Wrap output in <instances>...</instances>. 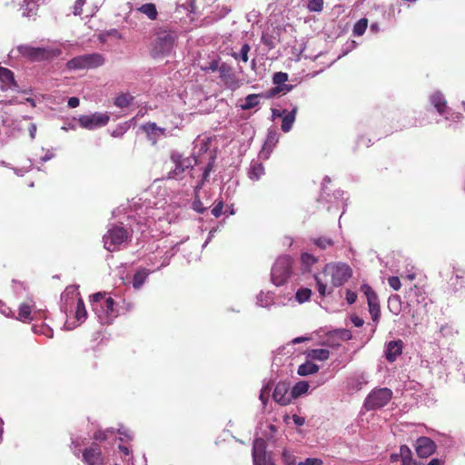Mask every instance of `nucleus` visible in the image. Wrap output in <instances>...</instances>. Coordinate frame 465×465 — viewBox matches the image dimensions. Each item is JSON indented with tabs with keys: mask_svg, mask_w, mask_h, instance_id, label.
<instances>
[{
	"mask_svg": "<svg viewBox=\"0 0 465 465\" xmlns=\"http://www.w3.org/2000/svg\"><path fill=\"white\" fill-rule=\"evenodd\" d=\"M130 226L131 224L129 223L124 226L123 223L120 224H111L103 238L104 248L109 252H114L122 244L130 241L133 232V229Z\"/></svg>",
	"mask_w": 465,
	"mask_h": 465,
	"instance_id": "nucleus-1",
	"label": "nucleus"
},
{
	"mask_svg": "<svg viewBox=\"0 0 465 465\" xmlns=\"http://www.w3.org/2000/svg\"><path fill=\"white\" fill-rule=\"evenodd\" d=\"M293 260L290 255L279 256L271 270V281L275 286H282L293 272Z\"/></svg>",
	"mask_w": 465,
	"mask_h": 465,
	"instance_id": "nucleus-2",
	"label": "nucleus"
},
{
	"mask_svg": "<svg viewBox=\"0 0 465 465\" xmlns=\"http://www.w3.org/2000/svg\"><path fill=\"white\" fill-rule=\"evenodd\" d=\"M171 159L175 166L174 169L169 173L168 177L174 180H183L185 178V173H190L193 165L202 162L194 154L193 157H183L178 153H173Z\"/></svg>",
	"mask_w": 465,
	"mask_h": 465,
	"instance_id": "nucleus-3",
	"label": "nucleus"
},
{
	"mask_svg": "<svg viewBox=\"0 0 465 465\" xmlns=\"http://www.w3.org/2000/svg\"><path fill=\"white\" fill-rule=\"evenodd\" d=\"M176 38L177 35L175 32L167 30L159 31L153 42L152 54L154 57L169 54L173 48Z\"/></svg>",
	"mask_w": 465,
	"mask_h": 465,
	"instance_id": "nucleus-4",
	"label": "nucleus"
},
{
	"mask_svg": "<svg viewBox=\"0 0 465 465\" xmlns=\"http://www.w3.org/2000/svg\"><path fill=\"white\" fill-rule=\"evenodd\" d=\"M302 271L303 273H312L317 283V289L322 296H325L327 292L326 283L322 277V272H320L316 268L318 258L308 252H303L301 256Z\"/></svg>",
	"mask_w": 465,
	"mask_h": 465,
	"instance_id": "nucleus-5",
	"label": "nucleus"
},
{
	"mask_svg": "<svg viewBox=\"0 0 465 465\" xmlns=\"http://www.w3.org/2000/svg\"><path fill=\"white\" fill-rule=\"evenodd\" d=\"M104 64V56L101 54L94 53L72 58L66 63V67L70 70L92 69L99 67Z\"/></svg>",
	"mask_w": 465,
	"mask_h": 465,
	"instance_id": "nucleus-6",
	"label": "nucleus"
},
{
	"mask_svg": "<svg viewBox=\"0 0 465 465\" xmlns=\"http://www.w3.org/2000/svg\"><path fill=\"white\" fill-rule=\"evenodd\" d=\"M328 274L331 276L332 285L339 287L351 276V269L346 263H328L322 269V275Z\"/></svg>",
	"mask_w": 465,
	"mask_h": 465,
	"instance_id": "nucleus-7",
	"label": "nucleus"
},
{
	"mask_svg": "<svg viewBox=\"0 0 465 465\" xmlns=\"http://www.w3.org/2000/svg\"><path fill=\"white\" fill-rule=\"evenodd\" d=\"M392 391L388 388L372 390L364 401L363 407L366 411L381 409L391 400Z\"/></svg>",
	"mask_w": 465,
	"mask_h": 465,
	"instance_id": "nucleus-8",
	"label": "nucleus"
},
{
	"mask_svg": "<svg viewBox=\"0 0 465 465\" xmlns=\"http://www.w3.org/2000/svg\"><path fill=\"white\" fill-rule=\"evenodd\" d=\"M253 465H275L272 454L266 451L265 440L255 439L252 444Z\"/></svg>",
	"mask_w": 465,
	"mask_h": 465,
	"instance_id": "nucleus-9",
	"label": "nucleus"
},
{
	"mask_svg": "<svg viewBox=\"0 0 465 465\" xmlns=\"http://www.w3.org/2000/svg\"><path fill=\"white\" fill-rule=\"evenodd\" d=\"M109 115L104 113H94L91 114H83L78 118V123L82 128L94 130L106 125L109 122Z\"/></svg>",
	"mask_w": 465,
	"mask_h": 465,
	"instance_id": "nucleus-10",
	"label": "nucleus"
},
{
	"mask_svg": "<svg viewBox=\"0 0 465 465\" xmlns=\"http://www.w3.org/2000/svg\"><path fill=\"white\" fill-rule=\"evenodd\" d=\"M80 293L76 285H70L61 294V310L67 315L68 312H73L75 308V302H78Z\"/></svg>",
	"mask_w": 465,
	"mask_h": 465,
	"instance_id": "nucleus-11",
	"label": "nucleus"
},
{
	"mask_svg": "<svg viewBox=\"0 0 465 465\" xmlns=\"http://www.w3.org/2000/svg\"><path fill=\"white\" fill-rule=\"evenodd\" d=\"M361 290L366 296L369 312L371 315L372 321L377 322L380 318V304L377 294L368 284H362Z\"/></svg>",
	"mask_w": 465,
	"mask_h": 465,
	"instance_id": "nucleus-12",
	"label": "nucleus"
},
{
	"mask_svg": "<svg viewBox=\"0 0 465 465\" xmlns=\"http://www.w3.org/2000/svg\"><path fill=\"white\" fill-rule=\"evenodd\" d=\"M82 460L85 465H104V460L101 448L97 444H92L82 451Z\"/></svg>",
	"mask_w": 465,
	"mask_h": 465,
	"instance_id": "nucleus-13",
	"label": "nucleus"
},
{
	"mask_svg": "<svg viewBox=\"0 0 465 465\" xmlns=\"http://www.w3.org/2000/svg\"><path fill=\"white\" fill-rule=\"evenodd\" d=\"M96 314L103 324L111 323L112 321L118 315L117 311L114 308V302L113 298H105L103 305L99 307L98 313Z\"/></svg>",
	"mask_w": 465,
	"mask_h": 465,
	"instance_id": "nucleus-14",
	"label": "nucleus"
},
{
	"mask_svg": "<svg viewBox=\"0 0 465 465\" xmlns=\"http://www.w3.org/2000/svg\"><path fill=\"white\" fill-rule=\"evenodd\" d=\"M61 54L62 50L59 48L31 47V62L51 60Z\"/></svg>",
	"mask_w": 465,
	"mask_h": 465,
	"instance_id": "nucleus-15",
	"label": "nucleus"
},
{
	"mask_svg": "<svg viewBox=\"0 0 465 465\" xmlns=\"http://www.w3.org/2000/svg\"><path fill=\"white\" fill-rule=\"evenodd\" d=\"M406 299L409 305L426 306L428 296L421 287L414 286L409 289L406 293Z\"/></svg>",
	"mask_w": 465,
	"mask_h": 465,
	"instance_id": "nucleus-16",
	"label": "nucleus"
},
{
	"mask_svg": "<svg viewBox=\"0 0 465 465\" xmlns=\"http://www.w3.org/2000/svg\"><path fill=\"white\" fill-rule=\"evenodd\" d=\"M416 452L420 458H427L436 450L435 442L428 437H420L416 441Z\"/></svg>",
	"mask_w": 465,
	"mask_h": 465,
	"instance_id": "nucleus-17",
	"label": "nucleus"
},
{
	"mask_svg": "<svg viewBox=\"0 0 465 465\" xmlns=\"http://www.w3.org/2000/svg\"><path fill=\"white\" fill-rule=\"evenodd\" d=\"M279 141V134L275 130H269L259 157L264 160L269 159L272 150Z\"/></svg>",
	"mask_w": 465,
	"mask_h": 465,
	"instance_id": "nucleus-18",
	"label": "nucleus"
},
{
	"mask_svg": "<svg viewBox=\"0 0 465 465\" xmlns=\"http://www.w3.org/2000/svg\"><path fill=\"white\" fill-rule=\"evenodd\" d=\"M289 387L284 382H279L273 391V400L281 405H287L292 401L291 392L289 393Z\"/></svg>",
	"mask_w": 465,
	"mask_h": 465,
	"instance_id": "nucleus-19",
	"label": "nucleus"
},
{
	"mask_svg": "<svg viewBox=\"0 0 465 465\" xmlns=\"http://www.w3.org/2000/svg\"><path fill=\"white\" fill-rule=\"evenodd\" d=\"M368 383V377L363 372H356L346 381V387L351 391H358Z\"/></svg>",
	"mask_w": 465,
	"mask_h": 465,
	"instance_id": "nucleus-20",
	"label": "nucleus"
},
{
	"mask_svg": "<svg viewBox=\"0 0 465 465\" xmlns=\"http://www.w3.org/2000/svg\"><path fill=\"white\" fill-rule=\"evenodd\" d=\"M402 351V341L401 340L389 341L384 349V356L390 362L394 361Z\"/></svg>",
	"mask_w": 465,
	"mask_h": 465,
	"instance_id": "nucleus-21",
	"label": "nucleus"
},
{
	"mask_svg": "<svg viewBox=\"0 0 465 465\" xmlns=\"http://www.w3.org/2000/svg\"><path fill=\"white\" fill-rule=\"evenodd\" d=\"M220 77L223 81L224 84L231 90H235L239 87L238 82L235 80L234 74L232 73L231 68L223 64L219 68Z\"/></svg>",
	"mask_w": 465,
	"mask_h": 465,
	"instance_id": "nucleus-22",
	"label": "nucleus"
},
{
	"mask_svg": "<svg viewBox=\"0 0 465 465\" xmlns=\"http://www.w3.org/2000/svg\"><path fill=\"white\" fill-rule=\"evenodd\" d=\"M33 306L31 305V310ZM36 316L31 314V331L36 334L44 335L47 338L53 337V329L45 322H39V320H35Z\"/></svg>",
	"mask_w": 465,
	"mask_h": 465,
	"instance_id": "nucleus-23",
	"label": "nucleus"
},
{
	"mask_svg": "<svg viewBox=\"0 0 465 465\" xmlns=\"http://www.w3.org/2000/svg\"><path fill=\"white\" fill-rule=\"evenodd\" d=\"M0 83L2 84V90L12 89L16 87L14 73L8 68L0 66Z\"/></svg>",
	"mask_w": 465,
	"mask_h": 465,
	"instance_id": "nucleus-24",
	"label": "nucleus"
},
{
	"mask_svg": "<svg viewBox=\"0 0 465 465\" xmlns=\"http://www.w3.org/2000/svg\"><path fill=\"white\" fill-rule=\"evenodd\" d=\"M449 283L455 292L464 291L465 271L456 270L455 273L450 277Z\"/></svg>",
	"mask_w": 465,
	"mask_h": 465,
	"instance_id": "nucleus-25",
	"label": "nucleus"
},
{
	"mask_svg": "<svg viewBox=\"0 0 465 465\" xmlns=\"http://www.w3.org/2000/svg\"><path fill=\"white\" fill-rule=\"evenodd\" d=\"M143 128L153 143H155L158 138L164 134V129L158 127L154 123H148Z\"/></svg>",
	"mask_w": 465,
	"mask_h": 465,
	"instance_id": "nucleus-26",
	"label": "nucleus"
},
{
	"mask_svg": "<svg viewBox=\"0 0 465 465\" xmlns=\"http://www.w3.org/2000/svg\"><path fill=\"white\" fill-rule=\"evenodd\" d=\"M430 104L435 107L440 114H444L447 107V102L443 94L440 92L433 93L430 97Z\"/></svg>",
	"mask_w": 465,
	"mask_h": 465,
	"instance_id": "nucleus-27",
	"label": "nucleus"
},
{
	"mask_svg": "<svg viewBox=\"0 0 465 465\" xmlns=\"http://www.w3.org/2000/svg\"><path fill=\"white\" fill-rule=\"evenodd\" d=\"M297 111H298V107L293 106L290 112L286 111V113L283 114L282 125H281L282 132L288 133L291 131L292 124L296 118Z\"/></svg>",
	"mask_w": 465,
	"mask_h": 465,
	"instance_id": "nucleus-28",
	"label": "nucleus"
},
{
	"mask_svg": "<svg viewBox=\"0 0 465 465\" xmlns=\"http://www.w3.org/2000/svg\"><path fill=\"white\" fill-rule=\"evenodd\" d=\"M263 174V165L259 162H252L248 170V177L252 181H258Z\"/></svg>",
	"mask_w": 465,
	"mask_h": 465,
	"instance_id": "nucleus-29",
	"label": "nucleus"
},
{
	"mask_svg": "<svg viewBox=\"0 0 465 465\" xmlns=\"http://www.w3.org/2000/svg\"><path fill=\"white\" fill-rule=\"evenodd\" d=\"M262 97V94H252L245 97L244 102L240 104L242 110H250L254 108L260 104V100Z\"/></svg>",
	"mask_w": 465,
	"mask_h": 465,
	"instance_id": "nucleus-30",
	"label": "nucleus"
},
{
	"mask_svg": "<svg viewBox=\"0 0 465 465\" xmlns=\"http://www.w3.org/2000/svg\"><path fill=\"white\" fill-rule=\"evenodd\" d=\"M150 273L151 271L144 268L138 270L134 275L133 287L134 289H140Z\"/></svg>",
	"mask_w": 465,
	"mask_h": 465,
	"instance_id": "nucleus-31",
	"label": "nucleus"
},
{
	"mask_svg": "<svg viewBox=\"0 0 465 465\" xmlns=\"http://www.w3.org/2000/svg\"><path fill=\"white\" fill-rule=\"evenodd\" d=\"M137 10L146 15L150 20H155L158 15L156 6L153 3H146L142 5Z\"/></svg>",
	"mask_w": 465,
	"mask_h": 465,
	"instance_id": "nucleus-32",
	"label": "nucleus"
},
{
	"mask_svg": "<svg viewBox=\"0 0 465 465\" xmlns=\"http://www.w3.org/2000/svg\"><path fill=\"white\" fill-rule=\"evenodd\" d=\"M319 371V366L315 363L307 361L306 362L301 364L298 368L297 373L300 376H307L313 373H316Z\"/></svg>",
	"mask_w": 465,
	"mask_h": 465,
	"instance_id": "nucleus-33",
	"label": "nucleus"
},
{
	"mask_svg": "<svg viewBox=\"0 0 465 465\" xmlns=\"http://www.w3.org/2000/svg\"><path fill=\"white\" fill-rule=\"evenodd\" d=\"M274 294L272 292H261L257 296V304L261 307H270L273 303Z\"/></svg>",
	"mask_w": 465,
	"mask_h": 465,
	"instance_id": "nucleus-34",
	"label": "nucleus"
},
{
	"mask_svg": "<svg viewBox=\"0 0 465 465\" xmlns=\"http://www.w3.org/2000/svg\"><path fill=\"white\" fill-rule=\"evenodd\" d=\"M309 390V383L307 381H299L297 382L291 390L292 399H296L301 397L302 394L306 393Z\"/></svg>",
	"mask_w": 465,
	"mask_h": 465,
	"instance_id": "nucleus-35",
	"label": "nucleus"
},
{
	"mask_svg": "<svg viewBox=\"0 0 465 465\" xmlns=\"http://www.w3.org/2000/svg\"><path fill=\"white\" fill-rule=\"evenodd\" d=\"M74 317L79 322H82L86 319L87 312L82 299H78V302L76 303V309L74 308Z\"/></svg>",
	"mask_w": 465,
	"mask_h": 465,
	"instance_id": "nucleus-36",
	"label": "nucleus"
},
{
	"mask_svg": "<svg viewBox=\"0 0 465 465\" xmlns=\"http://www.w3.org/2000/svg\"><path fill=\"white\" fill-rule=\"evenodd\" d=\"M309 356L313 360L325 361L330 356V351L326 349L312 350Z\"/></svg>",
	"mask_w": 465,
	"mask_h": 465,
	"instance_id": "nucleus-37",
	"label": "nucleus"
},
{
	"mask_svg": "<svg viewBox=\"0 0 465 465\" xmlns=\"http://www.w3.org/2000/svg\"><path fill=\"white\" fill-rule=\"evenodd\" d=\"M388 307L391 312L398 314L401 311V299L398 295H393L389 298Z\"/></svg>",
	"mask_w": 465,
	"mask_h": 465,
	"instance_id": "nucleus-38",
	"label": "nucleus"
},
{
	"mask_svg": "<svg viewBox=\"0 0 465 465\" xmlns=\"http://www.w3.org/2000/svg\"><path fill=\"white\" fill-rule=\"evenodd\" d=\"M133 96L128 94H123L115 98L114 104L120 108L127 107L133 101Z\"/></svg>",
	"mask_w": 465,
	"mask_h": 465,
	"instance_id": "nucleus-39",
	"label": "nucleus"
},
{
	"mask_svg": "<svg viewBox=\"0 0 465 465\" xmlns=\"http://www.w3.org/2000/svg\"><path fill=\"white\" fill-rule=\"evenodd\" d=\"M368 26V20L366 18L360 19L353 26V35L361 36L364 34Z\"/></svg>",
	"mask_w": 465,
	"mask_h": 465,
	"instance_id": "nucleus-40",
	"label": "nucleus"
},
{
	"mask_svg": "<svg viewBox=\"0 0 465 465\" xmlns=\"http://www.w3.org/2000/svg\"><path fill=\"white\" fill-rule=\"evenodd\" d=\"M312 291L308 288L299 289L296 292L295 298L299 303H303L311 298Z\"/></svg>",
	"mask_w": 465,
	"mask_h": 465,
	"instance_id": "nucleus-41",
	"label": "nucleus"
},
{
	"mask_svg": "<svg viewBox=\"0 0 465 465\" xmlns=\"http://www.w3.org/2000/svg\"><path fill=\"white\" fill-rule=\"evenodd\" d=\"M195 0H178L176 5L178 9H183L185 12H194Z\"/></svg>",
	"mask_w": 465,
	"mask_h": 465,
	"instance_id": "nucleus-42",
	"label": "nucleus"
},
{
	"mask_svg": "<svg viewBox=\"0 0 465 465\" xmlns=\"http://www.w3.org/2000/svg\"><path fill=\"white\" fill-rule=\"evenodd\" d=\"M104 295H105V293H103V292H96V293L93 294V296H92L93 310L94 311L95 313H98L99 307L101 305H103V302L105 300Z\"/></svg>",
	"mask_w": 465,
	"mask_h": 465,
	"instance_id": "nucleus-43",
	"label": "nucleus"
},
{
	"mask_svg": "<svg viewBox=\"0 0 465 465\" xmlns=\"http://www.w3.org/2000/svg\"><path fill=\"white\" fill-rule=\"evenodd\" d=\"M314 244L322 250H325L328 247L333 245V241L327 237H319L312 240Z\"/></svg>",
	"mask_w": 465,
	"mask_h": 465,
	"instance_id": "nucleus-44",
	"label": "nucleus"
},
{
	"mask_svg": "<svg viewBox=\"0 0 465 465\" xmlns=\"http://www.w3.org/2000/svg\"><path fill=\"white\" fill-rule=\"evenodd\" d=\"M323 0H310L309 3L305 4L306 8L310 12H321L323 9Z\"/></svg>",
	"mask_w": 465,
	"mask_h": 465,
	"instance_id": "nucleus-45",
	"label": "nucleus"
},
{
	"mask_svg": "<svg viewBox=\"0 0 465 465\" xmlns=\"http://www.w3.org/2000/svg\"><path fill=\"white\" fill-rule=\"evenodd\" d=\"M261 41L269 50L275 47L274 37L268 33H262Z\"/></svg>",
	"mask_w": 465,
	"mask_h": 465,
	"instance_id": "nucleus-46",
	"label": "nucleus"
},
{
	"mask_svg": "<svg viewBox=\"0 0 465 465\" xmlns=\"http://www.w3.org/2000/svg\"><path fill=\"white\" fill-rule=\"evenodd\" d=\"M249 51L250 45L248 44H244L242 45L240 52L238 54H234L233 56L235 59L242 60V62H247Z\"/></svg>",
	"mask_w": 465,
	"mask_h": 465,
	"instance_id": "nucleus-47",
	"label": "nucleus"
},
{
	"mask_svg": "<svg viewBox=\"0 0 465 465\" xmlns=\"http://www.w3.org/2000/svg\"><path fill=\"white\" fill-rule=\"evenodd\" d=\"M272 81L273 84L277 85V87L282 86L285 82L288 81V74L282 72L275 73L273 74Z\"/></svg>",
	"mask_w": 465,
	"mask_h": 465,
	"instance_id": "nucleus-48",
	"label": "nucleus"
},
{
	"mask_svg": "<svg viewBox=\"0 0 465 465\" xmlns=\"http://www.w3.org/2000/svg\"><path fill=\"white\" fill-rule=\"evenodd\" d=\"M400 457H401V460H405V461H413L412 452L407 445L401 446Z\"/></svg>",
	"mask_w": 465,
	"mask_h": 465,
	"instance_id": "nucleus-49",
	"label": "nucleus"
},
{
	"mask_svg": "<svg viewBox=\"0 0 465 465\" xmlns=\"http://www.w3.org/2000/svg\"><path fill=\"white\" fill-rule=\"evenodd\" d=\"M334 335L342 341H350L352 339L351 331L347 329H338L333 331Z\"/></svg>",
	"mask_w": 465,
	"mask_h": 465,
	"instance_id": "nucleus-50",
	"label": "nucleus"
},
{
	"mask_svg": "<svg viewBox=\"0 0 465 465\" xmlns=\"http://www.w3.org/2000/svg\"><path fill=\"white\" fill-rule=\"evenodd\" d=\"M213 163H214V156L213 155H210L208 163H207V165L205 166L204 171L203 173V181H205L209 177L210 173H211V171L213 169Z\"/></svg>",
	"mask_w": 465,
	"mask_h": 465,
	"instance_id": "nucleus-51",
	"label": "nucleus"
},
{
	"mask_svg": "<svg viewBox=\"0 0 465 465\" xmlns=\"http://www.w3.org/2000/svg\"><path fill=\"white\" fill-rule=\"evenodd\" d=\"M19 320L24 322H27L28 319H29V305H26V304H23L20 308V312H19Z\"/></svg>",
	"mask_w": 465,
	"mask_h": 465,
	"instance_id": "nucleus-52",
	"label": "nucleus"
},
{
	"mask_svg": "<svg viewBox=\"0 0 465 465\" xmlns=\"http://www.w3.org/2000/svg\"><path fill=\"white\" fill-rule=\"evenodd\" d=\"M110 433V434H113L114 433V430L113 429H107L105 430H98L94 433V439L96 440H100V441H103L104 440L107 439V434Z\"/></svg>",
	"mask_w": 465,
	"mask_h": 465,
	"instance_id": "nucleus-53",
	"label": "nucleus"
},
{
	"mask_svg": "<svg viewBox=\"0 0 465 465\" xmlns=\"http://www.w3.org/2000/svg\"><path fill=\"white\" fill-rule=\"evenodd\" d=\"M444 117L446 120L450 121H459L461 118V114L460 113H452L450 112V109L447 108L444 113Z\"/></svg>",
	"mask_w": 465,
	"mask_h": 465,
	"instance_id": "nucleus-54",
	"label": "nucleus"
},
{
	"mask_svg": "<svg viewBox=\"0 0 465 465\" xmlns=\"http://www.w3.org/2000/svg\"><path fill=\"white\" fill-rule=\"evenodd\" d=\"M388 282H389V285L395 291H398L400 290L401 286V281L399 279V277L397 276H391L388 279Z\"/></svg>",
	"mask_w": 465,
	"mask_h": 465,
	"instance_id": "nucleus-55",
	"label": "nucleus"
},
{
	"mask_svg": "<svg viewBox=\"0 0 465 465\" xmlns=\"http://www.w3.org/2000/svg\"><path fill=\"white\" fill-rule=\"evenodd\" d=\"M322 460L317 458H307L304 461H300L297 465H322Z\"/></svg>",
	"mask_w": 465,
	"mask_h": 465,
	"instance_id": "nucleus-56",
	"label": "nucleus"
},
{
	"mask_svg": "<svg viewBox=\"0 0 465 465\" xmlns=\"http://www.w3.org/2000/svg\"><path fill=\"white\" fill-rule=\"evenodd\" d=\"M282 457L286 465H297L295 461V457L289 453L287 450L283 451Z\"/></svg>",
	"mask_w": 465,
	"mask_h": 465,
	"instance_id": "nucleus-57",
	"label": "nucleus"
},
{
	"mask_svg": "<svg viewBox=\"0 0 465 465\" xmlns=\"http://www.w3.org/2000/svg\"><path fill=\"white\" fill-rule=\"evenodd\" d=\"M223 202L221 200L213 208L212 214L215 217H219L223 213Z\"/></svg>",
	"mask_w": 465,
	"mask_h": 465,
	"instance_id": "nucleus-58",
	"label": "nucleus"
},
{
	"mask_svg": "<svg viewBox=\"0 0 465 465\" xmlns=\"http://www.w3.org/2000/svg\"><path fill=\"white\" fill-rule=\"evenodd\" d=\"M72 446H73L72 450H73L74 455L75 457L79 458L80 453H81V450H80L81 442H80L79 439L73 440Z\"/></svg>",
	"mask_w": 465,
	"mask_h": 465,
	"instance_id": "nucleus-59",
	"label": "nucleus"
},
{
	"mask_svg": "<svg viewBox=\"0 0 465 465\" xmlns=\"http://www.w3.org/2000/svg\"><path fill=\"white\" fill-rule=\"evenodd\" d=\"M270 395V388L268 386L263 387L260 393V400L262 401L263 404L266 403V401L269 399Z\"/></svg>",
	"mask_w": 465,
	"mask_h": 465,
	"instance_id": "nucleus-60",
	"label": "nucleus"
},
{
	"mask_svg": "<svg viewBox=\"0 0 465 465\" xmlns=\"http://www.w3.org/2000/svg\"><path fill=\"white\" fill-rule=\"evenodd\" d=\"M346 300H347L349 304H352L357 300V294L354 292H352V291L347 290V292H346Z\"/></svg>",
	"mask_w": 465,
	"mask_h": 465,
	"instance_id": "nucleus-61",
	"label": "nucleus"
},
{
	"mask_svg": "<svg viewBox=\"0 0 465 465\" xmlns=\"http://www.w3.org/2000/svg\"><path fill=\"white\" fill-rule=\"evenodd\" d=\"M292 87L293 86L292 84H286L284 83L282 86L275 88V93L282 92V93L286 94V93L290 92L292 89Z\"/></svg>",
	"mask_w": 465,
	"mask_h": 465,
	"instance_id": "nucleus-62",
	"label": "nucleus"
},
{
	"mask_svg": "<svg viewBox=\"0 0 465 465\" xmlns=\"http://www.w3.org/2000/svg\"><path fill=\"white\" fill-rule=\"evenodd\" d=\"M351 321L355 327H361L364 323V321L357 315H352Z\"/></svg>",
	"mask_w": 465,
	"mask_h": 465,
	"instance_id": "nucleus-63",
	"label": "nucleus"
},
{
	"mask_svg": "<svg viewBox=\"0 0 465 465\" xmlns=\"http://www.w3.org/2000/svg\"><path fill=\"white\" fill-rule=\"evenodd\" d=\"M292 420H293L294 424L297 426H302L305 423V419L297 414H294L292 416Z\"/></svg>",
	"mask_w": 465,
	"mask_h": 465,
	"instance_id": "nucleus-64",
	"label": "nucleus"
}]
</instances>
